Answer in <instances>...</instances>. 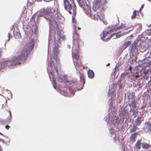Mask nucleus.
I'll list each match as a JSON object with an SVG mask.
<instances>
[{"instance_id":"a19ab883","label":"nucleus","mask_w":151,"mask_h":151,"mask_svg":"<svg viewBox=\"0 0 151 151\" xmlns=\"http://www.w3.org/2000/svg\"><path fill=\"white\" fill-rule=\"evenodd\" d=\"M0 151H3V149L0 145Z\"/></svg>"},{"instance_id":"c756f323","label":"nucleus","mask_w":151,"mask_h":151,"mask_svg":"<svg viewBox=\"0 0 151 151\" xmlns=\"http://www.w3.org/2000/svg\"><path fill=\"white\" fill-rule=\"evenodd\" d=\"M147 131L149 133H151V124L149 123H147Z\"/></svg>"},{"instance_id":"5fc2aeb1","label":"nucleus","mask_w":151,"mask_h":151,"mask_svg":"<svg viewBox=\"0 0 151 151\" xmlns=\"http://www.w3.org/2000/svg\"><path fill=\"white\" fill-rule=\"evenodd\" d=\"M3 106H4V105H3L2 106V108L3 107Z\"/></svg>"},{"instance_id":"79ce46f5","label":"nucleus","mask_w":151,"mask_h":151,"mask_svg":"<svg viewBox=\"0 0 151 151\" xmlns=\"http://www.w3.org/2000/svg\"><path fill=\"white\" fill-rule=\"evenodd\" d=\"M42 0H34V1H33V2H34L35 1H42Z\"/></svg>"},{"instance_id":"9d476101","label":"nucleus","mask_w":151,"mask_h":151,"mask_svg":"<svg viewBox=\"0 0 151 151\" xmlns=\"http://www.w3.org/2000/svg\"><path fill=\"white\" fill-rule=\"evenodd\" d=\"M143 117L141 116L138 117L135 120V124L136 126H139L141 124L142 121L143 120Z\"/></svg>"},{"instance_id":"ddd939ff","label":"nucleus","mask_w":151,"mask_h":151,"mask_svg":"<svg viewBox=\"0 0 151 151\" xmlns=\"http://www.w3.org/2000/svg\"><path fill=\"white\" fill-rule=\"evenodd\" d=\"M6 65L5 62H1L0 63V73L4 71V69L7 67Z\"/></svg>"},{"instance_id":"cd10ccee","label":"nucleus","mask_w":151,"mask_h":151,"mask_svg":"<svg viewBox=\"0 0 151 151\" xmlns=\"http://www.w3.org/2000/svg\"><path fill=\"white\" fill-rule=\"evenodd\" d=\"M131 111L133 113V115H135V117L136 116V115L138 114V111L137 110H135L134 109H132Z\"/></svg>"},{"instance_id":"f03ea898","label":"nucleus","mask_w":151,"mask_h":151,"mask_svg":"<svg viewBox=\"0 0 151 151\" xmlns=\"http://www.w3.org/2000/svg\"><path fill=\"white\" fill-rule=\"evenodd\" d=\"M84 11L85 13L88 16L94 20L97 19H103L104 17V11H100V15L96 12V10H84Z\"/></svg>"},{"instance_id":"ea45409f","label":"nucleus","mask_w":151,"mask_h":151,"mask_svg":"<svg viewBox=\"0 0 151 151\" xmlns=\"http://www.w3.org/2000/svg\"><path fill=\"white\" fill-rule=\"evenodd\" d=\"M58 81L59 82H61V83H62V82H63V80H62L61 79H60V78H59V79L58 80Z\"/></svg>"},{"instance_id":"a878e982","label":"nucleus","mask_w":151,"mask_h":151,"mask_svg":"<svg viewBox=\"0 0 151 151\" xmlns=\"http://www.w3.org/2000/svg\"><path fill=\"white\" fill-rule=\"evenodd\" d=\"M124 27L125 25L122 24L120 26L118 27H117L116 28L113 29V30H114V32H116V30H117V29H122L123 28H124Z\"/></svg>"},{"instance_id":"aec40b11","label":"nucleus","mask_w":151,"mask_h":151,"mask_svg":"<svg viewBox=\"0 0 151 151\" xmlns=\"http://www.w3.org/2000/svg\"><path fill=\"white\" fill-rule=\"evenodd\" d=\"M73 62L74 65L76 68L77 69V68H80V67H81V65H82V64L81 63H80V64L77 62L76 61H73Z\"/></svg>"},{"instance_id":"864d4df0","label":"nucleus","mask_w":151,"mask_h":151,"mask_svg":"<svg viewBox=\"0 0 151 151\" xmlns=\"http://www.w3.org/2000/svg\"><path fill=\"white\" fill-rule=\"evenodd\" d=\"M0 134L2 135V134L1 133H0Z\"/></svg>"},{"instance_id":"49530a36","label":"nucleus","mask_w":151,"mask_h":151,"mask_svg":"<svg viewBox=\"0 0 151 151\" xmlns=\"http://www.w3.org/2000/svg\"><path fill=\"white\" fill-rule=\"evenodd\" d=\"M78 30H80L81 29V28L80 27H78Z\"/></svg>"},{"instance_id":"39448f33","label":"nucleus","mask_w":151,"mask_h":151,"mask_svg":"<svg viewBox=\"0 0 151 151\" xmlns=\"http://www.w3.org/2000/svg\"><path fill=\"white\" fill-rule=\"evenodd\" d=\"M102 2L100 0H95L93 4V9H100L102 6Z\"/></svg>"},{"instance_id":"7ed1b4c3","label":"nucleus","mask_w":151,"mask_h":151,"mask_svg":"<svg viewBox=\"0 0 151 151\" xmlns=\"http://www.w3.org/2000/svg\"><path fill=\"white\" fill-rule=\"evenodd\" d=\"M114 30L110 29L109 31H103L100 35L101 39L104 41L108 40L110 39L115 34H112L114 32Z\"/></svg>"},{"instance_id":"603ef678","label":"nucleus","mask_w":151,"mask_h":151,"mask_svg":"<svg viewBox=\"0 0 151 151\" xmlns=\"http://www.w3.org/2000/svg\"><path fill=\"white\" fill-rule=\"evenodd\" d=\"M56 70V71L57 72H58V70H57V69Z\"/></svg>"},{"instance_id":"e433bc0d","label":"nucleus","mask_w":151,"mask_h":151,"mask_svg":"<svg viewBox=\"0 0 151 151\" xmlns=\"http://www.w3.org/2000/svg\"><path fill=\"white\" fill-rule=\"evenodd\" d=\"M10 35H11L10 33H9V34H8V38H9V39L8 40V41H9V40H10Z\"/></svg>"},{"instance_id":"412c9836","label":"nucleus","mask_w":151,"mask_h":151,"mask_svg":"<svg viewBox=\"0 0 151 151\" xmlns=\"http://www.w3.org/2000/svg\"><path fill=\"white\" fill-rule=\"evenodd\" d=\"M80 77L81 81H82L83 84H84L85 82V77L84 76L83 74L81 73H80Z\"/></svg>"},{"instance_id":"5701e85b","label":"nucleus","mask_w":151,"mask_h":151,"mask_svg":"<svg viewBox=\"0 0 151 151\" xmlns=\"http://www.w3.org/2000/svg\"><path fill=\"white\" fill-rule=\"evenodd\" d=\"M120 32H116V33H114V34H115L114 35H115L116 34V37H115V38L120 37H121L122 36L124 35H126V34H127V33H129V32H123L122 34H119V35H118V34H119Z\"/></svg>"},{"instance_id":"423d86ee","label":"nucleus","mask_w":151,"mask_h":151,"mask_svg":"<svg viewBox=\"0 0 151 151\" xmlns=\"http://www.w3.org/2000/svg\"><path fill=\"white\" fill-rule=\"evenodd\" d=\"M77 1L80 6L84 9H91L90 6L86 3H83V0H77Z\"/></svg>"},{"instance_id":"3c124183","label":"nucleus","mask_w":151,"mask_h":151,"mask_svg":"<svg viewBox=\"0 0 151 151\" xmlns=\"http://www.w3.org/2000/svg\"><path fill=\"white\" fill-rule=\"evenodd\" d=\"M53 12H55V10H53Z\"/></svg>"},{"instance_id":"4468645a","label":"nucleus","mask_w":151,"mask_h":151,"mask_svg":"<svg viewBox=\"0 0 151 151\" xmlns=\"http://www.w3.org/2000/svg\"><path fill=\"white\" fill-rule=\"evenodd\" d=\"M141 10H139V12H141ZM139 14V11L136 10H134L133 12V14L131 16L132 19L135 18L136 16Z\"/></svg>"},{"instance_id":"a211bd4d","label":"nucleus","mask_w":151,"mask_h":151,"mask_svg":"<svg viewBox=\"0 0 151 151\" xmlns=\"http://www.w3.org/2000/svg\"><path fill=\"white\" fill-rule=\"evenodd\" d=\"M131 43V42L129 41H128L125 42L122 45V48L125 49Z\"/></svg>"},{"instance_id":"8fccbe9b","label":"nucleus","mask_w":151,"mask_h":151,"mask_svg":"<svg viewBox=\"0 0 151 151\" xmlns=\"http://www.w3.org/2000/svg\"><path fill=\"white\" fill-rule=\"evenodd\" d=\"M109 64H109V63H108V64L107 65V66H108V65H109Z\"/></svg>"},{"instance_id":"c9c22d12","label":"nucleus","mask_w":151,"mask_h":151,"mask_svg":"<svg viewBox=\"0 0 151 151\" xmlns=\"http://www.w3.org/2000/svg\"><path fill=\"white\" fill-rule=\"evenodd\" d=\"M10 127L8 125H6L5 126V128L7 129H9V128H10Z\"/></svg>"},{"instance_id":"58836bf2","label":"nucleus","mask_w":151,"mask_h":151,"mask_svg":"<svg viewBox=\"0 0 151 151\" xmlns=\"http://www.w3.org/2000/svg\"><path fill=\"white\" fill-rule=\"evenodd\" d=\"M144 4H143L141 6L139 9H143L144 7Z\"/></svg>"},{"instance_id":"f704fd0d","label":"nucleus","mask_w":151,"mask_h":151,"mask_svg":"<svg viewBox=\"0 0 151 151\" xmlns=\"http://www.w3.org/2000/svg\"><path fill=\"white\" fill-rule=\"evenodd\" d=\"M8 111V112L9 114V116H10V118H11L12 117L11 112L10 110Z\"/></svg>"},{"instance_id":"c85d7f7f","label":"nucleus","mask_w":151,"mask_h":151,"mask_svg":"<svg viewBox=\"0 0 151 151\" xmlns=\"http://www.w3.org/2000/svg\"><path fill=\"white\" fill-rule=\"evenodd\" d=\"M54 6H53L52 8V9H58V4L57 3H54Z\"/></svg>"},{"instance_id":"0eeeda50","label":"nucleus","mask_w":151,"mask_h":151,"mask_svg":"<svg viewBox=\"0 0 151 151\" xmlns=\"http://www.w3.org/2000/svg\"><path fill=\"white\" fill-rule=\"evenodd\" d=\"M68 12L70 14H73L72 15V22L73 23H76V21L75 17L76 14V10H68Z\"/></svg>"},{"instance_id":"6e6552de","label":"nucleus","mask_w":151,"mask_h":151,"mask_svg":"<svg viewBox=\"0 0 151 151\" xmlns=\"http://www.w3.org/2000/svg\"><path fill=\"white\" fill-rule=\"evenodd\" d=\"M120 115L122 116L123 119L126 118L129 115L128 112L125 109H123L120 111Z\"/></svg>"},{"instance_id":"a18cd8bd","label":"nucleus","mask_w":151,"mask_h":151,"mask_svg":"<svg viewBox=\"0 0 151 151\" xmlns=\"http://www.w3.org/2000/svg\"><path fill=\"white\" fill-rule=\"evenodd\" d=\"M138 75H137L135 76V78H138Z\"/></svg>"},{"instance_id":"6e6d98bb","label":"nucleus","mask_w":151,"mask_h":151,"mask_svg":"<svg viewBox=\"0 0 151 151\" xmlns=\"http://www.w3.org/2000/svg\"><path fill=\"white\" fill-rule=\"evenodd\" d=\"M101 9H103V8H101Z\"/></svg>"},{"instance_id":"c03bdc74","label":"nucleus","mask_w":151,"mask_h":151,"mask_svg":"<svg viewBox=\"0 0 151 151\" xmlns=\"http://www.w3.org/2000/svg\"><path fill=\"white\" fill-rule=\"evenodd\" d=\"M52 63V62L51 61V64H50V66H51V67H52V64H51Z\"/></svg>"},{"instance_id":"f3484780","label":"nucleus","mask_w":151,"mask_h":151,"mask_svg":"<svg viewBox=\"0 0 151 151\" xmlns=\"http://www.w3.org/2000/svg\"><path fill=\"white\" fill-rule=\"evenodd\" d=\"M72 56L73 58L75 59L77 61L79 60V57L78 53H72Z\"/></svg>"},{"instance_id":"4c0bfd02","label":"nucleus","mask_w":151,"mask_h":151,"mask_svg":"<svg viewBox=\"0 0 151 151\" xmlns=\"http://www.w3.org/2000/svg\"><path fill=\"white\" fill-rule=\"evenodd\" d=\"M148 64H149V66L151 67V60L150 61H149V62Z\"/></svg>"},{"instance_id":"de8ad7c7","label":"nucleus","mask_w":151,"mask_h":151,"mask_svg":"<svg viewBox=\"0 0 151 151\" xmlns=\"http://www.w3.org/2000/svg\"><path fill=\"white\" fill-rule=\"evenodd\" d=\"M129 70H132V68L131 67H130L129 68Z\"/></svg>"},{"instance_id":"bb28decb","label":"nucleus","mask_w":151,"mask_h":151,"mask_svg":"<svg viewBox=\"0 0 151 151\" xmlns=\"http://www.w3.org/2000/svg\"><path fill=\"white\" fill-rule=\"evenodd\" d=\"M138 42V41H135L132 44V49H134L135 48L137 45V43Z\"/></svg>"},{"instance_id":"20e7f679","label":"nucleus","mask_w":151,"mask_h":151,"mask_svg":"<svg viewBox=\"0 0 151 151\" xmlns=\"http://www.w3.org/2000/svg\"><path fill=\"white\" fill-rule=\"evenodd\" d=\"M64 5L65 9H76L75 4L73 2V5L71 4L68 0H64Z\"/></svg>"},{"instance_id":"72a5a7b5","label":"nucleus","mask_w":151,"mask_h":151,"mask_svg":"<svg viewBox=\"0 0 151 151\" xmlns=\"http://www.w3.org/2000/svg\"><path fill=\"white\" fill-rule=\"evenodd\" d=\"M16 35L18 37H21V35L19 32H17L16 33Z\"/></svg>"},{"instance_id":"f8f14e48","label":"nucleus","mask_w":151,"mask_h":151,"mask_svg":"<svg viewBox=\"0 0 151 151\" xmlns=\"http://www.w3.org/2000/svg\"><path fill=\"white\" fill-rule=\"evenodd\" d=\"M58 45L57 43H55L53 49V51L54 54L55 55H57L59 53V51L58 50Z\"/></svg>"},{"instance_id":"2eb2a0df","label":"nucleus","mask_w":151,"mask_h":151,"mask_svg":"<svg viewBox=\"0 0 151 151\" xmlns=\"http://www.w3.org/2000/svg\"><path fill=\"white\" fill-rule=\"evenodd\" d=\"M88 75L89 78H93L94 76V74L93 71L90 70H89L88 72Z\"/></svg>"},{"instance_id":"9b49d317","label":"nucleus","mask_w":151,"mask_h":151,"mask_svg":"<svg viewBox=\"0 0 151 151\" xmlns=\"http://www.w3.org/2000/svg\"><path fill=\"white\" fill-rule=\"evenodd\" d=\"M73 39L74 40H76L77 42H79L80 40H79V36L77 31L75 30L74 32L73 36Z\"/></svg>"},{"instance_id":"37998d69","label":"nucleus","mask_w":151,"mask_h":151,"mask_svg":"<svg viewBox=\"0 0 151 151\" xmlns=\"http://www.w3.org/2000/svg\"><path fill=\"white\" fill-rule=\"evenodd\" d=\"M149 104L150 105V106H151V100H150V102H149Z\"/></svg>"},{"instance_id":"09e8293b","label":"nucleus","mask_w":151,"mask_h":151,"mask_svg":"<svg viewBox=\"0 0 151 151\" xmlns=\"http://www.w3.org/2000/svg\"><path fill=\"white\" fill-rule=\"evenodd\" d=\"M58 10H57V11H56V14L58 13Z\"/></svg>"},{"instance_id":"4be33fe9","label":"nucleus","mask_w":151,"mask_h":151,"mask_svg":"<svg viewBox=\"0 0 151 151\" xmlns=\"http://www.w3.org/2000/svg\"><path fill=\"white\" fill-rule=\"evenodd\" d=\"M150 147V145L148 144L145 143H142V147L144 149H147Z\"/></svg>"},{"instance_id":"f257e3e1","label":"nucleus","mask_w":151,"mask_h":151,"mask_svg":"<svg viewBox=\"0 0 151 151\" xmlns=\"http://www.w3.org/2000/svg\"><path fill=\"white\" fill-rule=\"evenodd\" d=\"M34 40H32L28 43H27L20 48L18 52V55L13 58L5 61L7 67L17 65L20 64L19 61H24L27 59L30 51L33 48Z\"/></svg>"},{"instance_id":"393cba45","label":"nucleus","mask_w":151,"mask_h":151,"mask_svg":"<svg viewBox=\"0 0 151 151\" xmlns=\"http://www.w3.org/2000/svg\"><path fill=\"white\" fill-rule=\"evenodd\" d=\"M129 106L131 108H135L136 106V104L135 101L134 100L132 101L131 104H129Z\"/></svg>"},{"instance_id":"7c9ffc66","label":"nucleus","mask_w":151,"mask_h":151,"mask_svg":"<svg viewBox=\"0 0 151 151\" xmlns=\"http://www.w3.org/2000/svg\"><path fill=\"white\" fill-rule=\"evenodd\" d=\"M46 11L45 12L46 13V14L49 16H52V15H54V14L52 13H48V11H51V10H45Z\"/></svg>"},{"instance_id":"6ab92c4d","label":"nucleus","mask_w":151,"mask_h":151,"mask_svg":"<svg viewBox=\"0 0 151 151\" xmlns=\"http://www.w3.org/2000/svg\"><path fill=\"white\" fill-rule=\"evenodd\" d=\"M137 129H139L136 125H134L133 126L132 128L130 129L129 132L130 133H132L134 132H135L137 131Z\"/></svg>"},{"instance_id":"473e14b6","label":"nucleus","mask_w":151,"mask_h":151,"mask_svg":"<svg viewBox=\"0 0 151 151\" xmlns=\"http://www.w3.org/2000/svg\"><path fill=\"white\" fill-rule=\"evenodd\" d=\"M149 71V69H147L144 70V73L146 75L147 73Z\"/></svg>"},{"instance_id":"2f4dec72","label":"nucleus","mask_w":151,"mask_h":151,"mask_svg":"<svg viewBox=\"0 0 151 151\" xmlns=\"http://www.w3.org/2000/svg\"><path fill=\"white\" fill-rule=\"evenodd\" d=\"M52 81L53 82V87L55 88H57V86L55 80V79H53Z\"/></svg>"},{"instance_id":"1a4fd4ad","label":"nucleus","mask_w":151,"mask_h":151,"mask_svg":"<svg viewBox=\"0 0 151 151\" xmlns=\"http://www.w3.org/2000/svg\"><path fill=\"white\" fill-rule=\"evenodd\" d=\"M138 132H135L131 134L129 138L130 140L134 143L136 140L137 136L138 134Z\"/></svg>"},{"instance_id":"dca6fc26","label":"nucleus","mask_w":151,"mask_h":151,"mask_svg":"<svg viewBox=\"0 0 151 151\" xmlns=\"http://www.w3.org/2000/svg\"><path fill=\"white\" fill-rule=\"evenodd\" d=\"M135 147L137 150H139L140 149L141 147L140 140H138L137 141L135 145Z\"/></svg>"},{"instance_id":"b1692460","label":"nucleus","mask_w":151,"mask_h":151,"mask_svg":"<svg viewBox=\"0 0 151 151\" xmlns=\"http://www.w3.org/2000/svg\"><path fill=\"white\" fill-rule=\"evenodd\" d=\"M65 83L67 85L72 84V86H73V85H74L76 83L75 82H73V81H69L66 80H65Z\"/></svg>"}]
</instances>
